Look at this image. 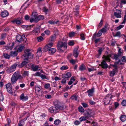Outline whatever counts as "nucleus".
<instances>
[{"instance_id":"60","label":"nucleus","mask_w":126,"mask_h":126,"mask_svg":"<svg viewBox=\"0 0 126 126\" xmlns=\"http://www.w3.org/2000/svg\"><path fill=\"white\" fill-rule=\"evenodd\" d=\"M122 61L123 62H126V57L124 56L122 57Z\"/></svg>"},{"instance_id":"36","label":"nucleus","mask_w":126,"mask_h":126,"mask_svg":"<svg viewBox=\"0 0 126 126\" xmlns=\"http://www.w3.org/2000/svg\"><path fill=\"white\" fill-rule=\"evenodd\" d=\"M68 68V67L67 66L63 65L61 67L60 69L61 70H64L67 69Z\"/></svg>"},{"instance_id":"10","label":"nucleus","mask_w":126,"mask_h":126,"mask_svg":"<svg viewBox=\"0 0 126 126\" xmlns=\"http://www.w3.org/2000/svg\"><path fill=\"white\" fill-rule=\"evenodd\" d=\"M113 66H115V68L113 69L112 71H111L110 73V75L111 77H112L114 76L118 71L117 66L115 65Z\"/></svg>"},{"instance_id":"40","label":"nucleus","mask_w":126,"mask_h":126,"mask_svg":"<svg viewBox=\"0 0 126 126\" xmlns=\"http://www.w3.org/2000/svg\"><path fill=\"white\" fill-rule=\"evenodd\" d=\"M61 121L59 120H56L54 121V124L56 125H59Z\"/></svg>"},{"instance_id":"18","label":"nucleus","mask_w":126,"mask_h":126,"mask_svg":"<svg viewBox=\"0 0 126 126\" xmlns=\"http://www.w3.org/2000/svg\"><path fill=\"white\" fill-rule=\"evenodd\" d=\"M71 76V73L70 72H68L63 75V78H65L67 79H68V78L70 77Z\"/></svg>"},{"instance_id":"35","label":"nucleus","mask_w":126,"mask_h":126,"mask_svg":"<svg viewBox=\"0 0 126 126\" xmlns=\"http://www.w3.org/2000/svg\"><path fill=\"white\" fill-rule=\"evenodd\" d=\"M87 119L85 116H81L79 118V120L80 121V122H82V121H85Z\"/></svg>"},{"instance_id":"47","label":"nucleus","mask_w":126,"mask_h":126,"mask_svg":"<svg viewBox=\"0 0 126 126\" xmlns=\"http://www.w3.org/2000/svg\"><path fill=\"white\" fill-rule=\"evenodd\" d=\"M43 11L45 12L46 14H47V13L49 11L48 10L46 7H44L43 8Z\"/></svg>"},{"instance_id":"11","label":"nucleus","mask_w":126,"mask_h":126,"mask_svg":"<svg viewBox=\"0 0 126 126\" xmlns=\"http://www.w3.org/2000/svg\"><path fill=\"white\" fill-rule=\"evenodd\" d=\"M25 38L24 35H22L21 36L20 35H18L16 37V41L19 42H21Z\"/></svg>"},{"instance_id":"48","label":"nucleus","mask_w":126,"mask_h":126,"mask_svg":"<svg viewBox=\"0 0 126 126\" xmlns=\"http://www.w3.org/2000/svg\"><path fill=\"white\" fill-rule=\"evenodd\" d=\"M40 77L43 79H48L47 78L46 76L45 75L43 74H41Z\"/></svg>"},{"instance_id":"45","label":"nucleus","mask_w":126,"mask_h":126,"mask_svg":"<svg viewBox=\"0 0 126 126\" xmlns=\"http://www.w3.org/2000/svg\"><path fill=\"white\" fill-rule=\"evenodd\" d=\"M6 34L5 33L2 34L1 35L0 39L2 40L4 39L6 36Z\"/></svg>"},{"instance_id":"13","label":"nucleus","mask_w":126,"mask_h":126,"mask_svg":"<svg viewBox=\"0 0 126 126\" xmlns=\"http://www.w3.org/2000/svg\"><path fill=\"white\" fill-rule=\"evenodd\" d=\"M49 111L51 113H56L58 111L56 105L50 107L49 109Z\"/></svg>"},{"instance_id":"16","label":"nucleus","mask_w":126,"mask_h":126,"mask_svg":"<svg viewBox=\"0 0 126 126\" xmlns=\"http://www.w3.org/2000/svg\"><path fill=\"white\" fill-rule=\"evenodd\" d=\"M105 60H103L101 62V66L104 69H106L108 67V66L105 62Z\"/></svg>"},{"instance_id":"2","label":"nucleus","mask_w":126,"mask_h":126,"mask_svg":"<svg viewBox=\"0 0 126 126\" xmlns=\"http://www.w3.org/2000/svg\"><path fill=\"white\" fill-rule=\"evenodd\" d=\"M58 49L61 51L63 52V50L67 48V43L65 41H59L57 45Z\"/></svg>"},{"instance_id":"1","label":"nucleus","mask_w":126,"mask_h":126,"mask_svg":"<svg viewBox=\"0 0 126 126\" xmlns=\"http://www.w3.org/2000/svg\"><path fill=\"white\" fill-rule=\"evenodd\" d=\"M33 54H32L30 52V50L29 49L25 50L24 51V54L23 56L25 57H27V58H25L24 59V61H23L21 63L20 65L18 64V67H22L23 66L26 65L29 63L28 59H31L33 58Z\"/></svg>"},{"instance_id":"59","label":"nucleus","mask_w":126,"mask_h":126,"mask_svg":"<svg viewBox=\"0 0 126 126\" xmlns=\"http://www.w3.org/2000/svg\"><path fill=\"white\" fill-rule=\"evenodd\" d=\"M4 81L3 79H2L0 82V86L1 87H3L4 85Z\"/></svg>"},{"instance_id":"34","label":"nucleus","mask_w":126,"mask_h":126,"mask_svg":"<svg viewBox=\"0 0 126 126\" xmlns=\"http://www.w3.org/2000/svg\"><path fill=\"white\" fill-rule=\"evenodd\" d=\"M84 115L87 119L90 117L88 111L85 112Z\"/></svg>"},{"instance_id":"32","label":"nucleus","mask_w":126,"mask_h":126,"mask_svg":"<svg viewBox=\"0 0 126 126\" xmlns=\"http://www.w3.org/2000/svg\"><path fill=\"white\" fill-rule=\"evenodd\" d=\"M37 18L38 20V22L41 19H44V16L42 15H39L38 16H37Z\"/></svg>"},{"instance_id":"25","label":"nucleus","mask_w":126,"mask_h":126,"mask_svg":"<svg viewBox=\"0 0 126 126\" xmlns=\"http://www.w3.org/2000/svg\"><path fill=\"white\" fill-rule=\"evenodd\" d=\"M56 38V35L54 34L53 35L51 36L50 38L49 41L53 42Z\"/></svg>"},{"instance_id":"39","label":"nucleus","mask_w":126,"mask_h":126,"mask_svg":"<svg viewBox=\"0 0 126 126\" xmlns=\"http://www.w3.org/2000/svg\"><path fill=\"white\" fill-rule=\"evenodd\" d=\"M88 71L89 72H91L94 70H96V69L94 68V67H92L91 68H88Z\"/></svg>"},{"instance_id":"20","label":"nucleus","mask_w":126,"mask_h":126,"mask_svg":"<svg viewBox=\"0 0 126 126\" xmlns=\"http://www.w3.org/2000/svg\"><path fill=\"white\" fill-rule=\"evenodd\" d=\"M56 106L58 111L60 110H63L65 108V106L63 105H56Z\"/></svg>"},{"instance_id":"62","label":"nucleus","mask_w":126,"mask_h":126,"mask_svg":"<svg viewBox=\"0 0 126 126\" xmlns=\"http://www.w3.org/2000/svg\"><path fill=\"white\" fill-rule=\"evenodd\" d=\"M119 56L118 54H114V56L113 59L115 60H117L118 59V58Z\"/></svg>"},{"instance_id":"64","label":"nucleus","mask_w":126,"mask_h":126,"mask_svg":"<svg viewBox=\"0 0 126 126\" xmlns=\"http://www.w3.org/2000/svg\"><path fill=\"white\" fill-rule=\"evenodd\" d=\"M23 121H21L19 122L18 124V126H23Z\"/></svg>"},{"instance_id":"3","label":"nucleus","mask_w":126,"mask_h":126,"mask_svg":"<svg viewBox=\"0 0 126 126\" xmlns=\"http://www.w3.org/2000/svg\"><path fill=\"white\" fill-rule=\"evenodd\" d=\"M111 98V95L110 94L107 95L103 100V102L105 104H108L110 101V99Z\"/></svg>"},{"instance_id":"41","label":"nucleus","mask_w":126,"mask_h":126,"mask_svg":"<svg viewBox=\"0 0 126 126\" xmlns=\"http://www.w3.org/2000/svg\"><path fill=\"white\" fill-rule=\"evenodd\" d=\"M3 48L7 50H11L12 49V48L8 46H5Z\"/></svg>"},{"instance_id":"15","label":"nucleus","mask_w":126,"mask_h":126,"mask_svg":"<svg viewBox=\"0 0 126 126\" xmlns=\"http://www.w3.org/2000/svg\"><path fill=\"white\" fill-rule=\"evenodd\" d=\"M79 51H78V48H75L73 51V55L75 57H77L79 54Z\"/></svg>"},{"instance_id":"42","label":"nucleus","mask_w":126,"mask_h":126,"mask_svg":"<svg viewBox=\"0 0 126 126\" xmlns=\"http://www.w3.org/2000/svg\"><path fill=\"white\" fill-rule=\"evenodd\" d=\"M88 112L90 117L94 115V112L93 111L89 110Z\"/></svg>"},{"instance_id":"49","label":"nucleus","mask_w":126,"mask_h":126,"mask_svg":"<svg viewBox=\"0 0 126 126\" xmlns=\"http://www.w3.org/2000/svg\"><path fill=\"white\" fill-rule=\"evenodd\" d=\"M76 61H77V60H74L73 59H72L70 60V63L73 64H74L75 63Z\"/></svg>"},{"instance_id":"55","label":"nucleus","mask_w":126,"mask_h":126,"mask_svg":"<svg viewBox=\"0 0 126 126\" xmlns=\"http://www.w3.org/2000/svg\"><path fill=\"white\" fill-rule=\"evenodd\" d=\"M29 71H24L23 74L25 76H28L29 75Z\"/></svg>"},{"instance_id":"17","label":"nucleus","mask_w":126,"mask_h":126,"mask_svg":"<svg viewBox=\"0 0 126 126\" xmlns=\"http://www.w3.org/2000/svg\"><path fill=\"white\" fill-rule=\"evenodd\" d=\"M94 92V89L92 88L88 90L86 93H88V95L89 97L93 95Z\"/></svg>"},{"instance_id":"9","label":"nucleus","mask_w":126,"mask_h":126,"mask_svg":"<svg viewBox=\"0 0 126 126\" xmlns=\"http://www.w3.org/2000/svg\"><path fill=\"white\" fill-rule=\"evenodd\" d=\"M53 45V43L52 42L49 43L47 44L44 48L45 51H46L50 49V48L52 47Z\"/></svg>"},{"instance_id":"51","label":"nucleus","mask_w":126,"mask_h":126,"mask_svg":"<svg viewBox=\"0 0 126 126\" xmlns=\"http://www.w3.org/2000/svg\"><path fill=\"white\" fill-rule=\"evenodd\" d=\"M100 30H99L97 34V37H99L102 34V33Z\"/></svg>"},{"instance_id":"61","label":"nucleus","mask_w":126,"mask_h":126,"mask_svg":"<svg viewBox=\"0 0 126 126\" xmlns=\"http://www.w3.org/2000/svg\"><path fill=\"white\" fill-rule=\"evenodd\" d=\"M89 102L90 104L93 105L95 104V102L91 100H90L89 101Z\"/></svg>"},{"instance_id":"8","label":"nucleus","mask_w":126,"mask_h":126,"mask_svg":"<svg viewBox=\"0 0 126 126\" xmlns=\"http://www.w3.org/2000/svg\"><path fill=\"white\" fill-rule=\"evenodd\" d=\"M116 12L114 13V15L117 18H120L121 17V11L120 10L117 9L116 10Z\"/></svg>"},{"instance_id":"56","label":"nucleus","mask_w":126,"mask_h":126,"mask_svg":"<svg viewBox=\"0 0 126 126\" xmlns=\"http://www.w3.org/2000/svg\"><path fill=\"white\" fill-rule=\"evenodd\" d=\"M125 14V15L124 16V20L122 23V24L125 23L126 21V11Z\"/></svg>"},{"instance_id":"7","label":"nucleus","mask_w":126,"mask_h":126,"mask_svg":"<svg viewBox=\"0 0 126 126\" xmlns=\"http://www.w3.org/2000/svg\"><path fill=\"white\" fill-rule=\"evenodd\" d=\"M114 55L112 54H110L107 56L104 55L103 57V58H104L106 61L110 62V57L113 58L114 57Z\"/></svg>"},{"instance_id":"58","label":"nucleus","mask_w":126,"mask_h":126,"mask_svg":"<svg viewBox=\"0 0 126 126\" xmlns=\"http://www.w3.org/2000/svg\"><path fill=\"white\" fill-rule=\"evenodd\" d=\"M80 123V122L78 120H76L74 122V124L76 125H78Z\"/></svg>"},{"instance_id":"44","label":"nucleus","mask_w":126,"mask_h":126,"mask_svg":"<svg viewBox=\"0 0 126 126\" xmlns=\"http://www.w3.org/2000/svg\"><path fill=\"white\" fill-rule=\"evenodd\" d=\"M10 105L14 107L16 106L17 105V104L15 103V102L13 101H12L10 103Z\"/></svg>"},{"instance_id":"50","label":"nucleus","mask_w":126,"mask_h":126,"mask_svg":"<svg viewBox=\"0 0 126 126\" xmlns=\"http://www.w3.org/2000/svg\"><path fill=\"white\" fill-rule=\"evenodd\" d=\"M74 32H71L69 33V36L70 37H72L74 36Z\"/></svg>"},{"instance_id":"43","label":"nucleus","mask_w":126,"mask_h":126,"mask_svg":"<svg viewBox=\"0 0 126 126\" xmlns=\"http://www.w3.org/2000/svg\"><path fill=\"white\" fill-rule=\"evenodd\" d=\"M79 111L81 112H82L84 111V110L82 107H79L78 108Z\"/></svg>"},{"instance_id":"26","label":"nucleus","mask_w":126,"mask_h":126,"mask_svg":"<svg viewBox=\"0 0 126 126\" xmlns=\"http://www.w3.org/2000/svg\"><path fill=\"white\" fill-rule=\"evenodd\" d=\"M17 80V79L13 77V76H12L11 78V83L12 84L15 83Z\"/></svg>"},{"instance_id":"30","label":"nucleus","mask_w":126,"mask_h":126,"mask_svg":"<svg viewBox=\"0 0 126 126\" xmlns=\"http://www.w3.org/2000/svg\"><path fill=\"white\" fill-rule=\"evenodd\" d=\"M3 56L6 59H9L10 57V55L7 53H4L3 54Z\"/></svg>"},{"instance_id":"53","label":"nucleus","mask_w":126,"mask_h":126,"mask_svg":"<svg viewBox=\"0 0 126 126\" xmlns=\"http://www.w3.org/2000/svg\"><path fill=\"white\" fill-rule=\"evenodd\" d=\"M121 34V33L120 32H117L114 35V37L119 36L120 37Z\"/></svg>"},{"instance_id":"19","label":"nucleus","mask_w":126,"mask_h":126,"mask_svg":"<svg viewBox=\"0 0 126 126\" xmlns=\"http://www.w3.org/2000/svg\"><path fill=\"white\" fill-rule=\"evenodd\" d=\"M24 48V46L23 45H20L17 46L15 47V49H16L17 51L18 52H21L23 48Z\"/></svg>"},{"instance_id":"22","label":"nucleus","mask_w":126,"mask_h":126,"mask_svg":"<svg viewBox=\"0 0 126 126\" xmlns=\"http://www.w3.org/2000/svg\"><path fill=\"white\" fill-rule=\"evenodd\" d=\"M31 68L34 71H37L39 67L38 65H36L34 64H32L31 65Z\"/></svg>"},{"instance_id":"5","label":"nucleus","mask_w":126,"mask_h":126,"mask_svg":"<svg viewBox=\"0 0 126 126\" xmlns=\"http://www.w3.org/2000/svg\"><path fill=\"white\" fill-rule=\"evenodd\" d=\"M12 22L14 23H16L17 25L21 24L23 23V21L21 18H17L12 21Z\"/></svg>"},{"instance_id":"12","label":"nucleus","mask_w":126,"mask_h":126,"mask_svg":"<svg viewBox=\"0 0 126 126\" xmlns=\"http://www.w3.org/2000/svg\"><path fill=\"white\" fill-rule=\"evenodd\" d=\"M13 77L16 78L18 79H21L22 78V77L20 75V73L19 71H17L13 74Z\"/></svg>"},{"instance_id":"33","label":"nucleus","mask_w":126,"mask_h":126,"mask_svg":"<svg viewBox=\"0 0 126 126\" xmlns=\"http://www.w3.org/2000/svg\"><path fill=\"white\" fill-rule=\"evenodd\" d=\"M75 80V79L73 77H72L70 79V81L69 82L68 84L69 85H71L72 84L73 82Z\"/></svg>"},{"instance_id":"28","label":"nucleus","mask_w":126,"mask_h":126,"mask_svg":"<svg viewBox=\"0 0 126 126\" xmlns=\"http://www.w3.org/2000/svg\"><path fill=\"white\" fill-rule=\"evenodd\" d=\"M120 119L122 121L124 122L126 120V116L123 115L120 117Z\"/></svg>"},{"instance_id":"46","label":"nucleus","mask_w":126,"mask_h":126,"mask_svg":"<svg viewBox=\"0 0 126 126\" xmlns=\"http://www.w3.org/2000/svg\"><path fill=\"white\" fill-rule=\"evenodd\" d=\"M121 104L122 106H126V99L123 100L121 102Z\"/></svg>"},{"instance_id":"38","label":"nucleus","mask_w":126,"mask_h":126,"mask_svg":"<svg viewBox=\"0 0 126 126\" xmlns=\"http://www.w3.org/2000/svg\"><path fill=\"white\" fill-rule=\"evenodd\" d=\"M80 38L82 40H84L85 39V37L84 34L83 33H81L80 34Z\"/></svg>"},{"instance_id":"52","label":"nucleus","mask_w":126,"mask_h":126,"mask_svg":"<svg viewBox=\"0 0 126 126\" xmlns=\"http://www.w3.org/2000/svg\"><path fill=\"white\" fill-rule=\"evenodd\" d=\"M37 39L39 42H40L43 40V37L41 36L38 37L37 38Z\"/></svg>"},{"instance_id":"21","label":"nucleus","mask_w":126,"mask_h":126,"mask_svg":"<svg viewBox=\"0 0 126 126\" xmlns=\"http://www.w3.org/2000/svg\"><path fill=\"white\" fill-rule=\"evenodd\" d=\"M8 13L7 11H4L1 12V16L2 17H4L8 16Z\"/></svg>"},{"instance_id":"23","label":"nucleus","mask_w":126,"mask_h":126,"mask_svg":"<svg viewBox=\"0 0 126 126\" xmlns=\"http://www.w3.org/2000/svg\"><path fill=\"white\" fill-rule=\"evenodd\" d=\"M49 53L51 54L54 53L56 51V49L54 48H52L48 50Z\"/></svg>"},{"instance_id":"27","label":"nucleus","mask_w":126,"mask_h":126,"mask_svg":"<svg viewBox=\"0 0 126 126\" xmlns=\"http://www.w3.org/2000/svg\"><path fill=\"white\" fill-rule=\"evenodd\" d=\"M17 55V53L16 51H12L10 53V55L11 56L15 57Z\"/></svg>"},{"instance_id":"54","label":"nucleus","mask_w":126,"mask_h":126,"mask_svg":"<svg viewBox=\"0 0 126 126\" xmlns=\"http://www.w3.org/2000/svg\"><path fill=\"white\" fill-rule=\"evenodd\" d=\"M44 32L47 35H48L50 34V32L48 30H47L45 31Z\"/></svg>"},{"instance_id":"63","label":"nucleus","mask_w":126,"mask_h":126,"mask_svg":"<svg viewBox=\"0 0 126 126\" xmlns=\"http://www.w3.org/2000/svg\"><path fill=\"white\" fill-rule=\"evenodd\" d=\"M101 31H102V32L103 33H105L107 31V30L106 29H105L104 28H103L102 29L100 30Z\"/></svg>"},{"instance_id":"14","label":"nucleus","mask_w":126,"mask_h":126,"mask_svg":"<svg viewBox=\"0 0 126 126\" xmlns=\"http://www.w3.org/2000/svg\"><path fill=\"white\" fill-rule=\"evenodd\" d=\"M6 89L8 93L11 94H12V86L10 84L8 83L6 84Z\"/></svg>"},{"instance_id":"29","label":"nucleus","mask_w":126,"mask_h":126,"mask_svg":"<svg viewBox=\"0 0 126 126\" xmlns=\"http://www.w3.org/2000/svg\"><path fill=\"white\" fill-rule=\"evenodd\" d=\"M32 33L35 34H38L40 32V29L39 28L35 29L32 31Z\"/></svg>"},{"instance_id":"37","label":"nucleus","mask_w":126,"mask_h":126,"mask_svg":"<svg viewBox=\"0 0 126 126\" xmlns=\"http://www.w3.org/2000/svg\"><path fill=\"white\" fill-rule=\"evenodd\" d=\"M33 25H30L29 26L28 25H22L21 26V27L24 28L25 29L30 28L31 27H32Z\"/></svg>"},{"instance_id":"4","label":"nucleus","mask_w":126,"mask_h":126,"mask_svg":"<svg viewBox=\"0 0 126 126\" xmlns=\"http://www.w3.org/2000/svg\"><path fill=\"white\" fill-rule=\"evenodd\" d=\"M37 13L33 12L32 14V18L30 19V21L31 23L33 22H37L38 20L37 18Z\"/></svg>"},{"instance_id":"6","label":"nucleus","mask_w":126,"mask_h":126,"mask_svg":"<svg viewBox=\"0 0 126 126\" xmlns=\"http://www.w3.org/2000/svg\"><path fill=\"white\" fill-rule=\"evenodd\" d=\"M18 64H19V63L16 62L12 65L9 68L10 73H11L14 71L15 70L16 67L17 66H18Z\"/></svg>"},{"instance_id":"57","label":"nucleus","mask_w":126,"mask_h":126,"mask_svg":"<svg viewBox=\"0 0 126 126\" xmlns=\"http://www.w3.org/2000/svg\"><path fill=\"white\" fill-rule=\"evenodd\" d=\"M124 25H121L117 27V29L118 30H119L123 28L124 27Z\"/></svg>"},{"instance_id":"24","label":"nucleus","mask_w":126,"mask_h":126,"mask_svg":"<svg viewBox=\"0 0 126 126\" xmlns=\"http://www.w3.org/2000/svg\"><path fill=\"white\" fill-rule=\"evenodd\" d=\"M70 98L72 100L78 101V95L74 94Z\"/></svg>"},{"instance_id":"31","label":"nucleus","mask_w":126,"mask_h":126,"mask_svg":"<svg viewBox=\"0 0 126 126\" xmlns=\"http://www.w3.org/2000/svg\"><path fill=\"white\" fill-rule=\"evenodd\" d=\"M85 69V66L83 64H82L79 67V70L81 71L84 70Z\"/></svg>"}]
</instances>
